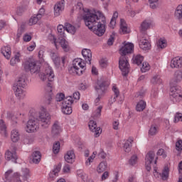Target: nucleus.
Returning a JSON list of instances; mask_svg holds the SVG:
<instances>
[{
	"label": "nucleus",
	"mask_w": 182,
	"mask_h": 182,
	"mask_svg": "<svg viewBox=\"0 0 182 182\" xmlns=\"http://www.w3.org/2000/svg\"><path fill=\"white\" fill-rule=\"evenodd\" d=\"M32 157V161L33 163H35V164H38L39 161H41V152L39 151H35L31 155Z\"/></svg>",
	"instance_id": "nucleus-35"
},
{
	"label": "nucleus",
	"mask_w": 182,
	"mask_h": 182,
	"mask_svg": "<svg viewBox=\"0 0 182 182\" xmlns=\"http://www.w3.org/2000/svg\"><path fill=\"white\" fill-rule=\"evenodd\" d=\"M16 173L20 174L19 178L21 179V177H22L23 181H28V180L32 177V173L31 172V170L26 167L21 168V175L18 172Z\"/></svg>",
	"instance_id": "nucleus-17"
},
{
	"label": "nucleus",
	"mask_w": 182,
	"mask_h": 182,
	"mask_svg": "<svg viewBox=\"0 0 182 182\" xmlns=\"http://www.w3.org/2000/svg\"><path fill=\"white\" fill-rule=\"evenodd\" d=\"M0 133L4 136V137H6V125L5 124V122L4 120H0Z\"/></svg>",
	"instance_id": "nucleus-40"
},
{
	"label": "nucleus",
	"mask_w": 182,
	"mask_h": 182,
	"mask_svg": "<svg viewBox=\"0 0 182 182\" xmlns=\"http://www.w3.org/2000/svg\"><path fill=\"white\" fill-rule=\"evenodd\" d=\"M77 176H78V177L82 178V180H83L84 182L87 180V176H86V174H83L82 171H77Z\"/></svg>",
	"instance_id": "nucleus-57"
},
{
	"label": "nucleus",
	"mask_w": 182,
	"mask_h": 182,
	"mask_svg": "<svg viewBox=\"0 0 182 182\" xmlns=\"http://www.w3.org/2000/svg\"><path fill=\"white\" fill-rule=\"evenodd\" d=\"M146 109V102L140 100L136 106V112H143Z\"/></svg>",
	"instance_id": "nucleus-39"
},
{
	"label": "nucleus",
	"mask_w": 182,
	"mask_h": 182,
	"mask_svg": "<svg viewBox=\"0 0 182 182\" xmlns=\"http://www.w3.org/2000/svg\"><path fill=\"white\" fill-rule=\"evenodd\" d=\"M1 50L6 59H11V54L12 52L11 51V47L9 46L2 47Z\"/></svg>",
	"instance_id": "nucleus-30"
},
{
	"label": "nucleus",
	"mask_w": 182,
	"mask_h": 182,
	"mask_svg": "<svg viewBox=\"0 0 182 182\" xmlns=\"http://www.w3.org/2000/svg\"><path fill=\"white\" fill-rule=\"evenodd\" d=\"M176 149L177 151H182V140L180 139L176 143Z\"/></svg>",
	"instance_id": "nucleus-60"
},
{
	"label": "nucleus",
	"mask_w": 182,
	"mask_h": 182,
	"mask_svg": "<svg viewBox=\"0 0 182 182\" xmlns=\"http://www.w3.org/2000/svg\"><path fill=\"white\" fill-rule=\"evenodd\" d=\"M138 160L139 159L137 158V155H133L129 160V164L130 166H136Z\"/></svg>",
	"instance_id": "nucleus-50"
},
{
	"label": "nucleus",
	"mask_w": 182,
	"mask_h": 182,
	"mask_svg": "<svg viewBox=\"0 0 182 182\" xmlns=\"http://www.w3.org/2000/svg\"><path fill=\"white\" fill-rule=\"evenodd\" d=\"M157 133H159V128L156 127V125L151 126L149 131V136H156Z\"/></svg>",
	"instance_id": "nucleus-44"
},
{
	"label": "nucleus",
	"mask_w": 182,
	"mask_h": 182,
	"mask_svg": "<svg viewBox=\"0 0 182 182\" xmlns=\"http://www.w3.org/2000/svg\"><path fill=\"white\" fill-rule=\"evenodd\" d=\"M112 92H114L116 97H119L120 95V91L119 90L117 85H116L115 84H112Z\"/></svg>",
	"instance_id": "nucleus-54"
},
{
	"label": "nucleus",
	"mask_w": 182,
	"mask_h": 182,
	"mask_svg": "<svg viewBox=\"0 0 182 182\" xmlns=\"http://www.w3.org/2000/svg\"><path fill=\"white\" fill-rule=\"evenodd\" d=\"M157 156H162L164 159H166L167 157V154H166V151H164V149H160L157 151Z\"/></svg>",
	"instance_id": "nucleus-62"
},
{
	"label": "nucleus",
	"mask_w": 182,
	"mask_h": 182,
	"mask_svg": "<svg viewBox=\"0 0 182 182\" xmlns=\"http://www.w3.org/2000/svg\"><path fill=\"white\" fill-rule=\"evenodd\" d=\"M175 123H178V122H182V114L176 113L174 117Z\"/></svg>",
	"instance_id": "nucleus-59"
},
{
	"label": "nucleus",
	"mask_w": 182,
	"mask_h": 182,
	"mask_svg": "<svg viewBox=\"0 0 182 182\" xmlns=\"http://www.w3.org/2000/svg\"><path fill=\"white\" fill-rule=\"evenodd\" d=\"M65 29L68 33H71V35L76 33V27L69 23H65Z\"/></svg>",
	"instance_id": "nucleus-34"
},
{
	"label": "nucleus",
	"mask_w": 182,
	"mask_h": 182,
	"mask_svg": "<svg viewBox=\"0 0 182 182\" xmlns=\"http://www.w3.org/2000/svg\"><path fill=\"white\" fill-rule=\"evenodd\" d=\"M100 66L101 68H107V60L102 58L100 60Z\"/></svg>",
	"instance_id": "nucleus-61"
},
{
	"label": "nucleus",
	"mask_w": 182,
	"mask_h": 182,
	"mask_svg": "<svg viewBox=\"0 0 182 182\" xmlns=\"http://www.w3.org/2000/svg\"><path fill=\"white\" fill-rule=\"evenodd\" d=\"M47 95H52V83L48 82L45 87Z\"/></svg>",
	"instance_id": "nucleus-55"
},
{
	"label": "nucleus",
	"mask_w": 182,
	"mask_h": 182,
	"mask_svg": "<svg viewBox=\"0 0 182 182\" xmlns=\"http://www.w3.org/2000/svg\"><path fill=\"white\" fill-rule=\"evenodd\" d=\"M113 174H114V178L112 179V182L119 181V171H114Z\"/></svg>",
	"instance_id": "nucleus-64"
},
{
	"label": "nucleus",
	"mask_w": 182,
	"mask_h": 182,
	"mask_svg": "<svg viewBox=\"0 0 182 182\" xmlns=\"http://www.w3.org/2000/svg\"><path fill=\"white\" fill-rule=\"evenodd\" d=\"M132 143H133V139L132 138H129L127 141H125L123 146L124 151H125V153H129Z\"/></svg>",
	"instance_id": "nucleus-33"
},
{
	"label": "nucleus",
	"mask_w": 182,
	"mask_h": 182,
	"mask_svg": "<svg viewBox=\"0 0 182 182\" xmlns=\"http://www.w3.org/2000/svg\"><path fill=\"white\" fill-rule=\"evenodd\" d=\"M120 33H129V28H127V24L126 23V21L124 19H120Z\"/></svg>",
	"instance_id": "nucleus-31"
},
{
	"label": "nucleus",
	"mask_w": 182,
	"mask_h": 182,
	"mask_svg": "<svg viewBox=\"0 0 182 182\" xmlns=\"http://www.w3.org/2000/svg\"><path fill=\"white\" fill-rule=\"evenodd\" d=\"M110 175V173H109V171H105L102 176H101V180L102 181H105V180H107V178H109V176Z\"/></svg>",
	"instance_id": "nucleus-63"
},
{
	"label": "nucleus",
	"mask_w": 182,
	"mask_h": 182,
	"mask_svg": "<svg viewBox=\"0 0 182 182\" xmlns=\"http://www.w3.org/2000/svg\"><path fill=\"white\" fill-rule=\"evenodd\" d=\"M23 32H25V25L23 24L18 29V32H17L18 38H21Z\"/></svg>",
	"instance_id": "nucleus-56"
},
{
	"label": "nucleus",
	"mask_w": 182,
	"mask_h": 182,
	"mask_svg": "<svg viewBox=\"0 0 182 182\" xmlns=\"http://www.w3.org/2000/svg\"><path fill=\"white\" fill-rule=\"evenodd\" d=\"M151 26H153V21L146 19L141 23L140 31L141 32H146V31H147V29H150Z\"/></svg>",
	"instance_id": "nucleus-21"
},
{
	"label": "nucleus",
	"mask_w": 182,
	"mask_h": 182,
	"mask_svg": "<svg viewBox=\"0 0 182 182\" xmlns=\"http://www.w3.org/2000/svg\"><path fill=\"white\" fill-rule=\"evenodd\" d=\"M62 132V129L60 128V125H59V122L55 121L53 124L51 133L53 136H58Z\"/></svg>",
	"instance_id": "nucleus-27"
},
{
	"label": "nucleus",
	"mask_w": 182,
	"mask_h": 182,
	"mask_svg": "<svg viewBox=\"0 0 182 182\" xmlns=\"http://www.w3.org/2000/svg\"><path fill=\"white\" fill-rule=\"evenodd\" d=\"M149 6L151 9H156L159 8V4L160 3V0H149Z\"/></svg>",
	"instance_id": "nucleus-43"
},
{
	"label": "nucleus",
	"mask_w": 182,
	"mask_h": 182,
	"mask_svg": "<svg viewBox=\"0 0 182 182\" xmlns=\"http://www.w3.org/2000/svg\"><path fill=\"white\" fill-rule=\"evenodd\" d=\"M144 60V57H143L141 55L139 54L136 55V57L134 58V62L136 63V65H141V62Z\"/></svg>",
	"instance_id": "nucleus-47"
},
{
	"label": "nucleus",
	"mask_w": 182,
	"mask_h": 182,
	"mask_svg": "<svg viewBox=\"0 0 182 182\" xmlns=\"http://www.w3.org/2000/svg\"><path fill=\"white\" fill-rule=\"evenodd\" d=\"M26 133H36L39 130V120L37 118L30 119L25 127Z\"/></svg>",
	"instance_id": "nucleus-6"
},
{
	"label": "nucleus",
	"mask_w": 182,
	"mask_h": 182,
	"mask_svg": "<svg viewBox=\"0 0 182 182\" xmlns=\"http://www.w3.org/2000/svg\"><path fill=\"white\" fill-rule=\"evenodd\" d=\"M66 98H65V94L60 93L57 94L55 97L56 102H62V100H65Z\"/></svg>",
	"instance_id": "nucleus-58"
},
{
	"label": "nucleus",
	"mask_w": 182,
	"mask_h": 182,
	"mask_svg": "<svg viewBox=\"0 0 182 182\" xmlns=\"http://www.w3.org/2000/svg\"><path fill=\"white\" fill-rule=\"evenodd\" d=\"M134 50V45L132 43L124 42L123 46L119 48V53L122 56H126L130 53H133Z\"/></svg>",
	"instance_id": "nucleus-11"
},
{
	"label": "nucleus",
	"mask_w": 182,
	"mask_h": 182,
	"mask_svg": "<svg viewBox=\"0 0 182 182\" xmlns=\"http://www.w3.org/2000/svg\"><path fill=\"white\" fill-rule=\"evenodd\" d=\"M60 150V143H59V141H57L53 146V152L54 154H58Z\"/></svg>",
	"instance_id": "nucleus-49"
},
{
	"label": "nucleus",
	"mask_w": 182,
	"mask_h": 182,
	"mask_svg": "<svg viewBox=\"0 0 182 182\" xmlns=\"http://www.w3.org/2000/svg\"><path fill=\"white\" fill-rule=\"evenodd\" d=\"M139 48H141V49H142L143 50H150L151 45L150 44L149 40L142 38L140 40L139 42Z\"/></svg>",
	"instance_id": "nucleus-25"
},
{
	"label": "nucleus",
	"mask_w": 182,
	"mask_h": 182,
	"mask_svg": "<svg viewBox=\"0 0 182 182\" xmlns=\"http://www.w3.org/2000/svg\"><path fill=\"white\" fill-rule=\"evenodd\" d=\"M6 160H11L13 163H16L18 160V156L16 155V148L13 147V149L7 151L5 154Z\"/></svg>",
	"instance_id": "nucleus-15"
},
{
	"label": "nucleus",
	"mask_w": 182,
	"mask_h": 182,
	"mask_svg": "<svg viewBox=\"0 0 182 182\" xmlns=\"http://www.w3.org/2000/svg\"><path fill=\"white\" fill-rule=\"evenodd\" d=\"M182 80V72L181 70H178L174 73L173 79L171 80L170 85L171 86H177V83L181 82Z\"/></svg>",
	"instance_id": "nucleus-19"
},
{
	"label": "nucleus",
	"mask_w": 182,
	"mask_h": 182,
	"mask_svg": "<svg viewBox=\"0 0 182 182\" xmlns=\"http://www.w3.org/2000/svg\"><path fill=\"white\" fill-rule=\"evenodd\" d=\"M149 70H150V64L147 62H144L141 68V72L142 73H146V72H149Z\"/></svg>",
	"instance_id": "nucleus-46"
},
{
	"label": "nucleus",
	"mask_w": 182,
	"mask_h": 182,
	"mask_svg": "<svg viewBox=\"0 0 182 182\" xmlns=\"http://www.w3.org/2000/svg\"><path fill=\"white\" fill-rule=\"evenodd\" d=\"M107 170V162L102 161L97 166L96 171L98 174H102V173H105Z\"/></svg>",
	"instance_id": "nucleus-29"
},
{
	"label": "nucleus",
	"mask_w": 182,
	"mask_h": 182,
	"mask_svg": "<svg viewBox=\"0 0 182 182\" xmlns=\"http://www.w3.org/2000/svg\"><path fill=\"white\" fill-rule=\"evenodd\" d=\"M40 20L41 19L36 16H32L28 21V25L30 26H32V25H36Z\"/></svg>",
	"instance_id": "nucleus-48"
},
{
	"label": "nucleus",
	"mask_w": 182,
	"mask_h": 182,
	"mask_svg": "<svg viewBox=\"0 0 182 182\" xmlns=\"http://www.w3.org/2000/svg\"><path fill=\"white\" fill-rule=\"evenodd\" d=\"M45 8L41 7L38 13L37 14V15H36V17L39 18L40 19H42V18H43V16H45Z\"/></svg>",
	"instance_id": "nucleus-53"
},
{
	"label": "nucleus",
	"mask_w": 182,
	"mask_h": 182,
	"mask_svg": "<svg viewBox=\"0 0 182 182\" xmlns=\"http://www.w3.org/2000/svg\"><path fill=\"white\" fill-rule=\"evenodd\" d=\"M63 11H65V1H58L54 5L53 12L55 18L60 16V14H62Z\"/></svg>",
	"instance_id": "nucleus-13"
},
{
	"label": "nucleus",
	"mask_w": 182,
	"mask_h": 182,
	"mask_svg": "<svg viewBox=\"0 0 182 182\" xmlns=\"http://www.w3.org/2000/svg\"><path fill=\"white\" fill-rule=\"evenodd\" d=\"M23 141L24 144H32V143H33V137L31 136H26Z\"/></svg>",
	"instance_id": "nucleus-52"
},
{
	"label": "nucleus",
	"mask_w": 182,
	"mask_h": 182,
	"mask_svg": "<svg viewBox=\"0 0 182 182\" xmlns=\"http://www.w3.org/2000/svg\"><path fill=\"white\" fill-rule=\"evenodd\" d=\"M41 80L43 82H53L55 79V74L53 70L50 66H47L44 73H41L39 75Z\"/></svg>",
	"instance_id": "nucleus-8"
},
{
	"label": "nucleus",
	"mask_w": 182,
	"mask_h": 182,
	"mask_svg": "<svg viewBox=\"0 0 182 182\" xmlns=\"http://www.w3.org/2000/svg\"><path fill=\"white\" fill-rule=\"evenodd\" d=\"M60 45L61 46V48H63V50H65V52H69V50H70L69 43H68V41H66V40L64 38L60 41Z\"/></svg>",
	"instance_id": "nucleus-36"
},
{
	"label": "nucleus",
	"mask_w": 182,
	"mask_h": 182,
	"mask_svg": "<svg viewBox=\"0 0 182 182\" xmlns=\"http://www.w3.org/2000/svg\"><path fill=\"white\" fill-rule=\"evenodd\" d=\"M21 136V134H19V131L16 129H14L11 132V139L13 143H16L19 141V139Z\"/></svg>",
	"instance_id": "nucleus-28"
},
{
	"label": "nucleus",
	"mask_w": 182,
	"mask_h": 182,
	"mask_svg": "<svg viewBox=\"0 0 182 182\" xmlns=\"http://www.w3.org/2000/svg\"><path fill=\"white\" fill-rule=\"evenodd\" d=\"M85 70H86V63L82 58L74 59L70 72L81 76V75H83Z\"/></svg>",
	"instance_id": "nucleus-3"
},
{
	"label": "nucleus",
	"mask_w": 182,
	"mask_h": 182,
	"mask_svg": "<svg viewBox=\"0 0 182 182\" xmlns=\"http://www.w3.org/2000/svg\"><path fill=\"white\" fill-rule=\"evenodd\" d=\"M64 159L67 163L72 164V163L75 161V159H76L75 151L73 150L67 151V153L65 154Z\"/></svg>",
	"instance_id": "nucleus-22"
},
{
	"label": "nucleus",
	"mask_w": 182,
	"mask_h": 182,
	"mask_svg": "<svg viewBox=\"0 0 182 182\" xmlns=\"http://www.w3.org/2000/svg\"><path fill=\"white\" fill-rule=\"evenodd\" d=\"M57 31L60 35H61V38H63L65 36V26L63 25H58L57 27Z\"/></svg>",
	"instance_id": "nucleus-51"
},
{
	"label": "nucleus",
	"mask_w": 182,
	"mask_h": 182,
	"mask_svg": "<svg viewBox=\"0 0 182 182\" xmlns=\"http://www.w3.org/2000/svg\"><path fill=\"white\" fill-rule=\"evenodd\" d=\"M23 66L26 72H31V73H36L41 69V66L36 64L35 60H28L24 62Z\"/></svg>",
	"instance_id": "nucleus-7"
},
{
	"label": "nucleus",
	"mask_w": 182,
	"mask_h": 182,
	"mask_svg": "<svg viewBox=\"0 0 182 182\" xmlns=\"http://www.w3.org/2000/svg\"><path fill=\"white\" fill-rule=\"evenodd\" d=\"M154 160V151H151L146 155V157H145V167L147 171H150V170H151V166H150V164H151Z\"/></svg>",
	"instance_id": "nucleus-16"
},
{
	"label": "nucleus",
	"mask_w": 182,
	"mask_h": 182,
	"mask_svg": "<svg viewBox=\"0 0 182 182\" xmlns=\"http://www.w3.org/2000/svg\"><path fill=\"white\" fill-rule=\"evenodd\" d=\"M52 59L53 60V63H54L55 67L59 68V66H60L61 63H62L63 66H65V57H62L60 58L56 56L55 54H53ZM60 60H61V63H60Z\"/></svg>",
	"instance_id": "nucleus-26"
},
{
	"label": "nucleus",
	"mask_w": 182,
	"mask_h": 182,
	"mask_svg": "<svg viewBox=\"0 0 182 182\" xmlns=\"http://www.w3.org/2000/svg\"><path fill=\"white\" fill-rule=\"evenodd\" d=\"M157 46L159 49H164V48L167 47V41L164 38H160L158 41Z\"/></svg>",
	"instance_id": "nucleus-41"
},
{
	"label": "nucleus",
	"mask_w": 182,
	"mask_h": 182,
	"mask_svg": "<svg viewBox=\"0 0 182 182\" xmlns=\"http://www.w3.org/2000/svg\"><path fill=\"white\" fill-rule=\"evenodd\" d=\"M119 68L122 73L123 76H126L129 74L130 70V65L129 60L126 56H121L119 60Z\"/></svg>",
	"instance_id": "nucleus-10"
},
{
	"label": "nucleus",
	"mask_w": 182,
	"mask_h": 182,
	"mask_svg": "<svg viewBox=\"0 0 182 182\" xmlns=\"http://www.w3.org/2000/svg\"><path fill=\"white\" fill-rule=\"evenodd\" d=\"M154 177H161L162 180H167L168 178V168L165 167L162 171L161 175L157 172V169L154 168Z\"/></svg>",
	"instance_id": "nucleus-23"
},
{
	"label": "nucleus",
	"mask_w": 182,
	"mask_h": 182,
	"mask_svg": "<svg viewBox=\"0 0 182 182\" xmlns=\"http://www.w3.org/2000/svg\"><path fill=\"white\" fill-rule=\"evenodd\" d=\"M161 82L162 80L159 75H155L151 79V83H152V85H160Z\"/></svg>",
	"instance_id": "nucleus-42"
},
{
	"label": "nucleus",
	"mask_w": 182,
	"mask_h": 182,
	"mask_svg": "<svg viewBox=\"0 0 182 182\" xmlns=\"http://www.w3.org/2000/svg\"><path fill=\"white\" fill-rule=\"evenodd\" d=\"M13 90L15 92V95L19 100H22V99H25L26 96V91L23 90V88H18V87H13Z\"/></svg>",
	"instance_id": "nucleus-20"
},
{
	"label": "nucleus",
	"mask_w": 182,
	"mask_h": 182,
	"mask_svg": "<svg viewBox=\"0 0 182 182\" xmlns=\"http://www.w3.org/2000/svg\"><path fill=\"white\" fill-rule=\"evenodd\" d=\"M109 82L103 79H100L97 82V85L95 86V90L99 93L98 97L95 100V105L97 106L102 99V95H105L107 92V87H109Z\"/></svg>",
	"instance_id": "nucleus-2"
},
{
	"label": "nucleus",
	"mask_w": 182,
	"mask_h": 182,
	"mask_svg": "<svg viewBox=\"0 0 182 182\" xmlns=\"http://www.w3.org/2000/svg\"><path fill=\"white\" fill-rule=\"evenodd\" d=\"M82 55L86 63H89V65H92V51L90 50V49L84 48L82 50Z\"/></svg>",
	"instance_id": "nucleus-18"
},
{
	"label": "nucleus",
	"mask_w": 182,
	"mask_h": 182,
	"mask_svg": "<svg viewBox=\"0 0 182 182\" xmlns=\"http://www.w3.org/2000/svg\"><path fill=\"white\" fill-rule=\"evenodd\" d=\"M170 99L173 103H178L181 102L182 94L181 89L178 86H171L170 89Z\"/></svg>",
	"instance_id": "nucleus-5"
},
{
	"label": "nucleus",
	"mask_w": 182,
	"mask_h": 182,
	"mask_svg": "<svg viewBox=\"0 0 182 182\" xmlns=\"http://www.w3.org/2000/svg\"><path fill=\"white\" fill-rule=\"evenodd\" d=\"M76 9L85 13L83 16V20L86 26L90 31H92L97 36H103L105 35V32H106V20L100 11H97L95 14L90 13L89 9L83 8L82 2L77 4Z\"/></svg>",
	"instance_id": "nucleus-1"
},
{
	"label": "nucleus",
	"mask_w": 182,
	"mask_h": 182,
	"mask_svg": "<svg viewBox=\"0 0 182 182\" xmlns=\"http://www.w3.org/2000/svg\"><path fill=\"white\" fill-rule=\"evenodd\" d=\"M26 85V81L25 80V77L22 76L20 77L17 82L14 84L13 87H18V88H23Z\"/></svg>",
	"instance_id": "nucleus-32"
},
{
	"label": "nucleus",
	"mask_w": 182,
	"mask_h": 182,
	"mask_svg": "<svg viewBox=\"0 0 182 182\" xmlns=\"http://www.w3.org/2000/svg\"><path fill=\"white\" fill-rule=\"evenodd\" d=\"M89 129L92 133H95V137H99L100 133H102V129L100 127H97V124L94 120H90L88 123Z\"/></svg>",
	"instance_id": "nucleus-14"
},
{
	"label": "nucleus",
	"mask_w": 182,
	"mask_h": 182,
	"mask_svg": "<svg viewBox=\"0 0 182 182\" xmlns=\"http://www.w3.org/2000/svg\"><path fill=\"white\" fill-rule=\"evenodd\" d=\"M21 54L19 53H17L14 57H13L11 59L10 63L11 65V66H15V65H16V63H19V62H21Z\"/></svg>",
	"instance_id": "nucleus-38"
},
{
	"label": "nucleus",
	"mask_w": 182,
	"mask_h": 182,
	"mask_svg": "<svg viewBox=\"0 0 182 182\" xmlns=\"http://www.w3.org/2000/svg\"><path fill=\"white\" fill-rule=\"evenodd\" d=\"M38 119L43 129H48L49 126H50V114L46 108L41 107V109L39 112Z\"/></svg>",
	"instance_id": "nucleus-4"
},
{
	"label": "nucleus",
	"mask_w": 182,
	"mask_h": 182,
	"mask_svg": "<svg viewBox=\"0 0 182 182\" xmlns=\"http://www.w3.org/2000/svg\"><path fill=\"white\" fill-rule=\"evenodd\" d=\"M171 68L174 69V68H182V58L175 57L171 61Z\"/></svg>",
	"instance_id": "nucleus-24"
},
{
	"label": "nucleus",
	"mask_w": 182,
	"mask_h": 182,
	"mask_svg": "<svg viewBox=\"0 0 182 182\" xmlns=\"http://www.w3.org/2000/svg\"><path fill=\"white\" fill-rule=\"evenodd\" d=\"M102 109H103L102 106L97 107L96 110L92 113V117H100L102 115Z\"/></svg>",
	"instance_id": "nucleus-45"
},
{
	"label": "nucleus",
	"mask_w": 182,
	"mask_h": 182,
	"mask_svg": "<svg viewBox=\"0 0 182 182\" xmlns=\"http://www.w3.org/2000/svg\"><path fill=\"white\" fill-rule=\"evenodd\" d=\"M73 104V97L72 96L66 97L62 103L61 110L64 114H71L72 105Z\"/></svg>",
	"instance_id": "nucleus-9"
},
{
	"label": "nucleus",
	"mask_w": 182,
	"mask_h": 182,
	"mask_svg": "<svg viewBox=\"0 0 182 182\" xmlns=\"http://www.w3.org/2000/svg\"><path fill=\"white\" fill-rule=\"evenodd\" d=\"M12 173H14V171L12 169H9L5 173V178L7 180V181L11 182H23L22 180L19 178L21 177V175L18 173H14L12 176ZM12 176V177H11Z\"/></svg>",
	"instance_id": "nucleus-12"
},
{
	"label": "nucleus",
	"mask_w": 182,
	"mask_h": 182,
	"mask_svg": "<svg viewBox=\"0 0 182 182\" xmlns=\"http://www.w3.org/2000/svg\"><path fill=\"white\" fill-rule=\"evenodd\" d=\"M97 155V152L94 151L92 154L86 159L85 166H90V164H92V163H93V161H95V159H96Z\"/></svg>",
	"instance_id": "nucleus-37"
}]
</instances>
